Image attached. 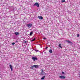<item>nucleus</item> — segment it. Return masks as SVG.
<instances>
[{
	"instance_id": "nucleus-14",
	"label": "nucleus",
	"mask_w": 80,
	"mask_h": 80,
	"mask_svg": "<svg viewBox=\"0 0 80 80\" xmlns=\"http://www.w3.org/2000/svg\"><path fill=\"white\" fill-rule=\"evenodd\" d=\"M61 2L62 3H63V2H65V0L61 1Z\"/></svg>"
},
{
	"instance_id": "nucleus-12",
	"label": "nucleus",
	"mask_w": 80,
	"mask_h": 80,
	"mask_svg": "<svg viewBox=\"0 0 80 80\" xmlns=\"http://www.w3.org/2000/svg\"><path fill=\"white\" fill-rule=\"evenodd\" d=\"M45 76H44L42 77V78H41V80H44V79H45Z\"/></svg>"
},
{
	"instance_id": "nucleus-19",
	"label": "nucleus",
	"mask_w": 80,
	"mask_h": 80,
	"mask_svg": "<svg viewBox=\"0 0 80 80\" xmlns=\"http://www.w3.org/2000/svg\"><path fill=\"white\" fill-rule=\"evenodd\" d=\"M62 74H65V72H62Z\"/></svg>"
},
{
	"instance_id": "nucleus-4",
	"label": "nucleus",
	"mask_w": 80,
	"mask_h": 80,
	"mask_svg": "<svg viewBox=\"0 0 80 80\" xmlns=\"http://www.w3.org/2000/svg\"><path fill=\"white\" fill-rule=\"evenodd\" d=\"M32 59L34 61H35V60H37V58H35L34 57H32Z\"/></svg>"
},
{
	"instance_id": "nucleus-8",
	"label": "nucleus",
	"mask_w": 80,
	"mask_h": 80,
	"mask_svg": "<svg viewBox=\"0 0 80 80\" xmlns=\"http://www.w3.org/2000/svg\"><path fill=\"white\" fill-rule=\"evenodd\" d=\"M33 67L35 68H38V66L37 65H34Z\"/></svg>"
},
{
	"instance_id": "nucleus-22",
	"label": "nucleus",
	"mask_w": 80,
	"mask_h": 80,
	"mask_svg": "<svg viewBox=\"0 0 80 80\" xmlns=\"http://www.w3.org/2000/svg\"><path fill=\"white\" fill-rule=\"evenodd\" d=\"M24 43H27V41H25L24 42Z\"/></svg>"
},
{
	"instance_id": "nucleus-17",
	"label": "nucleus",
	"mask_w": 80,
	"mask_h": 80,
	"mask_svg": "<svg viewBox=\"0 0 80 80\" xmlns=\"http://www.w3.org/2000/svg\"><path fill=\"white\" fill-rule=\"evenodd\" d=\"M35 38H34L32 40V41H31V42H33L34 41H35Z\"/></svg>"
},
{
	"instance_id": "nucleus-9",
	"label": "nucleus",
	"mask_w": 80,
	"mask_h": 80,
	"mask_svg": "<svg viewBox=\"0 0 80 80\" xmlns=\"http://www.w3.org/2000/svg\"><path fill=\"white\" fill-rule=\"evenodd\" d=\"M15 34L16 35H19V33L18 32H16Z\"/></svg>"
},
{
	"instance_id": "nucleus-13",
	"label": "nucleus",
	"mask_w": 80,
	"mask_h": 80,
	"mask_svg": "<svg viewBox=\"0 0 80 80\" xmlns=\"http://www.w3.org/2000/svg\"><path fill=\"white\" fill-rule=\"evenodd\" d=\"M49 52L50 53H53V51H52V50L51 49L49 51Z\"/></svg>"
},
{
	"instance_id": "nucleus-10",
	"label": "nucleus",
	"mask_w": 80,
	"mask_h": 80,
	"mask_svg": "<svg viewBox=\"0 0 80 80\" xmlns=\"http://www.w3.org/2000/svg\"><path fill=\"white\" fill-rule=\"evenodd\" d=\"M58 47H59V48H62V47L61 46V44H60V43L59 44V45H58Z\"/></svg>"
},
{
	"instance_id": "nucleus-5",
	"label": "nucleus",
	"mask_w": 80,
	"mask_h": 80,
	"mask_svg": "<svg viewBox=\"0 0 80 80\" xmlns=\"http://www.w3.org/2000/svg\"><path fill=\"white\" fill-rule=\"evenodd\" d=\"M9 67H10V68L11 69V71H12V70H13V67H12V65L10 64L9 65Z\"/></svg>"
},
{
	"instance_id": "nucleus-11",
	"label": "nucleus",
	"mask_w": 80,
	"mask_h": 80,
	"mask_svg": "<svg viewBox=\"0 0 80 80\" xmlns=\"http://www.w3.org/2000/svg\"><path fill=\"white\" fill-rule=\"evenodd\" d=\"M41 75H43L42 73L43 72V69H41Z\"/></svg>"
},
{
	"instance_id": "nucleus-21",
	"label": "nucleus",
	"mask_w": 80,
	"mask_h": 80,
	"mask_svg": "<svg viewBox=\"0 0 80 80\" xmlns=\"http://www.w3.org/2000/svg\"><path fill=\"white\" fill-rule=\"evenodd\" d=\"M48 48V47H46L45 48V49H47Z\"/></svg>"
},
{
	"instance_id": "nucleus-3",
	"label": "nucleus",
	"mask_w": 80,
	"mask_h": 80,
	"mask_svg": "<svg viewBox=\"0 0 80 80\" xmlns=\"http://www.w3.org/2000/svg\"><path fill=\"white\" fill-rule=\"evenodd\" d=\"M38 18L39 19H40V20H42V19H43V17H42V16H38Z\"/></svg>"
},
{
	"instance_id": "nucleus-6",
	"label": "nucleus",
	"mask_w": 80,
	"mask_h": 80,
	"mask_svg": "<svg viewBox=\"0 0 80 80\" xmlns=\"http://www.w3.org/2000/svg\"><path fill=\"white\" fill-rule=\"evenodd\" d=\"M59 78H62V79H64V78H65V77L63 76H60Z\"/></svg>"
},
{
	"instance_id": "nucleus-23",
	"label": "nucleus",
	"mask_w": 80,
	"mask_h": 80,
	"mask_svg": "<svg viewBox=\"0 0 80 80\" xmlns=\"http://www.w3.org/2000/svg\"><path fill=\"white\" fill-rule=\"evenodd\" d=\"M44 38V39H47V38Z\"/></svg>"
},
{
	"instance_id": "nucleus-1",
	"label": "nucleus",
	"mask_w": 80,
	"mask_h": 80,
	"mask_svg": "<svg viewBox=\"0 0 80 80\" xmlns=\"http://www.w3.org/2000/svg\"><path fill=\"white\" fill-rule=\"evenodd\" d=\"M40 4L38 2H36L35 4L33 5V6H37L38 7H39Z\"/></svg>"
},
{
	"instance_id": "nucleus-24",
	"label": "nucleus",
	"mask_w": 80,
	"mask_h": 80,
	"mask_svg": "<svg viewBox=\"0 0 80 80\" xmlns=\"http://www.w3.org/2000/svg\"><path fill=\"white\" fill-rule=\"evenodd\" d=\"M79 76L80 77V72L79 74Z\"/></svg>"
},
{
	"instance_id": "nucleus-16",
	"label": "nucleus",
	"mask_w": 80,
	"mask_h": 80,
	"mask_svg": "<svg viewBox=\"0 0 80 80\" xmlns=\"http://www.w3.org/2000/svg\"><path fill=\"white\" fill-rule=\"evenodd\" d=\"M32 33H33L32 32H30V36H32Z\"/></svg>"
},
{
	"instance_id": "nucleus-7",
	"label": "nucleus",
	"mask_w": 80,
	"mask_h": 80,
	"mask_svg": "<svg viewBox=\"0 0 80 80\" xmlns=\"http://www.w3.org/2000/svg\"><path fill=\"white\" fill-rule=\"evenodd\" d=\"M67 42L68 43H72V44H73V43H72V42L68 41V40H66Z\"/></svg>"
},
{
	"instance_id": "nucleus-20",
	"label": "nucleus",
	"mask_w": 80,
	"mask_h": 80,
	"mask_svg": "<svg viewBox=\"0 0 80 80\" xmlns=\"http://www.w3.org/2000/svg\"><path fill=\"white\" fill-rule=\"evenodd\" d=\"M12 45H15V42H12Z\"/></svg>"
},
{
	"instance_id": "nucleus-15",
	"label": "nucleus",
	"mask_w": 80,
	"mask_h": 80,
	"mask_svg": "<svg viewBox=\"0 0 80 80\" xmlns=\"http://www.w3.org/2000/svg\"><path fill=\"white\" fill-rule=\"evenodd\" d=\"M31 69H33V66H31L30 68Z\"/></svg>"
},
{
	"instance_id": "nucleus-2",
	"label": "nucleus",
	"mask_w": 80,
	"mask_h": 80,
	"mask_svg": "<svg viewBox=\"0 0 80 80\" xmlns=\"http://www.w3.org/2000/svg\"><path fill=\"white\" fill-rule=\"evenodd\" d=\"M28 28H31L32 27V24H30L28 25Z\"/></svg>"
},
{
	"instance_id": "nucleus-25",
	"label": "nucleus",
	"mask_w": 80,
	"mask_h": 80,
	"mask_svg": "<svg viewBox=\"0 0 80 80\" xmlns=\"http://www.w3.org/2000/svg\"><path fill=\"white\" fill-rule=\"evenodd\" d=\"M36 52H38V50H36Z\"/></svg>"
},
{
	"instance_id": "nucleus-18",
	"label": "nucleus",
	"mask_w": 80,
	"mask_h": 80,
	"mask_svg": "<svg viewBox=\"0 0 80 80\" xmlns=\"http://www.w3.org/2000/svg\"><path fill=\"white\" fill-rule=\"evenodd\" d=\"M80 37V35H79V34H77V37Z\"/></svg>"
}]
</instances>
